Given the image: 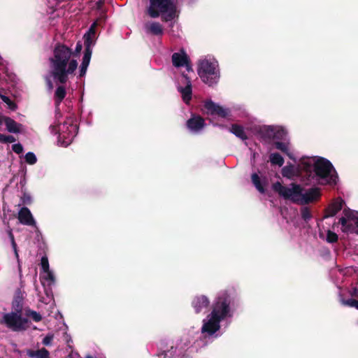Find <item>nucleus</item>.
<instances>
[{
    "label": "nucleus",
    "mask_w": 358,
    "mask_h": 358,
    "mask_svg": "<svg viewBox=\"0 0 358 358\" xmlns=\"http://www.w3.org/2000/svg\"><path fill=\"white\" fill-rule=\"evenodd\" d=\"M145 29L147 33L154 36H162L164 30L162 25L158 22H148L145 24Z\"/></svg>",
    "instance_id": "18"
},
{
    "label": "nucleus",
    "mask_w": 358,
    "mask_h": 358,
    "mask_svg": "<svg viewBox=\"0 0 358 358\" xmlns=\"http://www.w3.org/2000/svg\"><path fill=\"white\" fill-rule=\"evenodd\" d=\"M83 39L85 46L84 55L92 56V47L95 45L97 38L84 34Z\"/></svg>",
    "instance_id": "21"
},
{
    "label": "nucleus",
    "mask_w": 358,
    "mask_h": 358,
    "mask_svg": "<svg viewBox=\"0 0 358 358\" xmlns=\"http://www.w3.org/2000/svg\"><path fill=\"white\" fill-rule=\"evenodd\" d=\"M27 355L31 358H50V352L45 348L38 350H27Z\"/></svg>",
    "instance_id": "22"
},
{
    "label": "nucleus",
    "mask_w": 358,
    "mask_h": 358,
    "mask_svg": "<svg viewBox=\"0 0 358 358\" xmlns=\"http://www.w3.org/2000/svg\"><path fill=\"white\" fill-rule=\"evenodd\" d=\"M229 131L241 140L248 139V136L245 132L243 127L240 124H233L230 127Z\"/></svg>",
    "instance_id": "23"
},
{
    "label": "nucleus",
    "mask_w": 358,
    "mask_h": 358,
    "mask_svg": "<svg viewBox=\"0 0 358 358\" xmlns=\"http://www.w3.org/2000/svg\"><path fill=\"white\" fill-rule=\"evenodd\" d=\"M186 67V69L187 71H192L193 69L192 68V66H191V64H190V60L189 59V62H187V64H185V66Z\"/></svg>",
    "instance_id": "53"
},
{
    "label": "nucleus",
    "mask_w": 358,
    "mask_h": 358,
    "mask_svg": "<svg viewBox=\"0 0 358 358\" xmlns=\"http://www.w3.org/2000/svg\"><path fill=\"white\" fill-rule=\"evenodd\" d=\"M82 48H83V45L80 41H78L76 43L75 51H74V52H73L72 55L77 56L82 50Z\"/></svg>",
    "instance_id": "46"
},
{
    "label": "nucleus",
    "mask_w": 358,
    "mask_h": 358,
    "mask_svg": "<svg viewBox=\"0 0 358 358\" xmlns=\"http://www.w3.org/2000/svg\"><path fill=\"white\" fill-rule=\"evenodd\" d=\"M17 219L19 222L24 225L27 226H35L36 222L33 217V215L30 210L27 207H22L19 213Z\"/></svg>",
    "instance_id": "12"
},
{
    "label": "nucleus",
    "mask_w": 358,
    "mask_h": 358,
    "mask_svg": "<svg viewBox=\"0 0 358 358\" xmlns=\"http://www.w3.org/2000/svg\"><path fill=\"white\" fill-rule=\"evenodd\" d=\"M301 217L306 222L310 220L312 217L311 212L310 209L307 207H303L301 208Z\"/></svg>",
    "instance_id": "39"
},
{
    "label": "nucleus",
    "mask_w": 358,
    "mask_h": 358,
    "mask_svg": "<svg viewBox=\"0 0 358 358\" xmlns=\"http://www.w3.org/2000/svg\"><path fill=\"white\" fill-rule=\"evenodd\" d=\"M25 161L27 164L33 165L36 163L37 159L34 152H29L25 155Z\"/></svg>",
    "instance_id": "38"
},
{
    "label": "nucleus",
    "mask_w": 358,
    "mask_h": 358,
    "mask_svg": "<svg viewBox=\"0 0 358 358\" xmlns=\"http://www.w3.org/2000/svg\"><path fill=\"white\" fill-rule=\"evenodd\" d=\"M339 223L344 228L343 229L345 232H352L354 229V226L352 224H350L348 222L347 219L345 217H342L339 219Z\"/></svg>",
    "instance_id": "32"
},
{
    "label": "nucleus",
    "mask_w": 358,
    "mask_h": 358,
    "mask_svg": "<svg viewBox=\"0 0 358 358\" xmlns=\"http://www.w3.org/2000/svg\"><path fill=\"white\" fill-rule=\"evenodd\" d=\"M45 82L48 85V87L50 90H52L53 88V84L49 77H45Z\"/></svg>",
    "instance_id": "49"
},
{
    "label": "nucleus",
    "mask_w": 358,
    "mask_h": 358,
    "mask_svg": "<svg viewBox=\"0 0 358 358\" xmlns=\"http://www.w3.org/2000/svg\"><path fill=\"white\" fill-rule=\"evenodd\" d=\"M274 145L276 149L282 151L283 153L289 155V148L286 143L280 141H276L274 143Z\"/></svg>",
    "instance_id": "36"
},
{
    "label": "nucleus",
    "mask_w": 358,
    "mask_h": 358,
    "mask_svg": "<svg viewBox=\"0 0 358 358\" xmlns=\"http://www.w3.org/2000/svg\"><path fill=\"white\" fill-rule=\"evenodd\" d=\"M1 59V57L0 56V60Z\"/></svg>",
    "instance_id": "63"
},
{
    "label": "nucleus",
    "mask_w": 358,
    "mask_h": 358,
    "mask_svg": "<svg viewBox=\"0 0 358 358\" xmlns=\"http://www.w3.org/2000/svg\"><path fill=\"white\" fill-rule=\"evenodd\" d=\"M316 157H303L300 160L299 165L300 170L304 173V180L306 185H308L313 180L315 179L313 173L315 169V164Z\"/></svg>",
    "instance_id": "8"
},
{
    "label": "nucleus",
    "mask_w": 358,
    "mask_h": 358,
    "mask_svg": "<svg viewBox=\"0 0 358 358\" xmlns=\"http://www.w3.org/2000/svg\"><path fill=\"white\" fill-rule=\"evenodd\" d=\"M70 127H71V129H76V126H74L73 124H71Z\"/></svg>",
    "instance_id": "60"
},
{
    "label": "nucleus",
    "mask_w": 358,
    "mask_h": 358,
    "mask_svg": "<svg viewBox=\"0 0 358 358\" xmlns=\"http://www.w3.org/2000/svg\"><path fill=\"white\" fill-rule=\"evenodd\" d=\"M290 185L291 188L282 185L280 182H276L273 184L272 188L275 192L284 199L295 201L296 197L301 196L303 189L300 185L296 183H291Z\"/></svg>",
    "instance_id": "7"
},
{
    "label": "nucleus",
    "mask_w": 358,
    "mask_h": 358,
    "mask_svg": "<svg viewBox=\"0 0 358 358\" xmlns=\"http://www.w3.org/2000/svg\"><path fill=\"white\" fill-rule=\"evenodd\" d=\"M210 301L206 296H196L192 301V306L196 313H199L203 308L208 307Z\"/></svg>",
    "instance_id": "14"
},
{
    "label": "nucleus",
    "mask_w": 358,
    "mask_h": 358,
    "mask_svg": "<svg viewBox=\"0 0 358 358\" xmlns=\"http://www.w3.org/2000/svg\"><path fill=\"white\" fill-rule=\"evenodd\" d=\"M16 141L15 138L11 135H5L0 134V142L2 143H14Z\"/></svg>",
    "instance_id": "40"
},
{
    "label": "nucleus",
    "mask_w": 358,
    "mask_h": 358,
    "mask_svg": "<svg viewBox=\"0 0 358 358\" xmlns=\"http://www.w3.org/2000/svg\"><path fill=\"white\" fill-rule=\"evenodd\" d=\"M251 180L255 188L262 194L266 192L264 185L266 183V178H264L263 182L257 173H253L251 175Z\"/></svg>",
    "instance_id": "20"
},
{
    "label": "nucleus",
    "mask_w": 358,
    "mask_h": 358,
    "mask_svg": "<svg viewBox=\"0 0 358 358\" xmlns=\"http://www.w3.org/2000/svg\"><path fill=\"white\" fill-rule=\"evenodd\" d=\"M183 76L187 80V85L185 87H180L179 91L182 94L183 101L188 104L192 99V83L187 75H183Z\"/></svg>",
    "instance_id": "17"
},
{
    "label": "nucleus",
    "mask_w": 358,
    "mask_h": 358,
    "mask_svg": "<svg viewBox=\"0 0 358 358\" xmlns=\"http://www.w3.org/2000/svg\"><path fill=\"white\" fill-rule=\"evenodd\" d=\"M164 358L167 356V353L166 352H164Z\"/></svg>",
    "instance_id": "61"
},
{
    "label": "nucleus",
    "mask_w": 358,
    "mask_h": 358,
    "mask_svg": "<svg viewBox=\"0 0 358 358\" xmlns=\"http://www.w3.org/2000/svg\"><path fill=\"white\" fill-rule=\"evenodd\" d=\"M91 57L92 56H89V55H83V59H82V63H81V65L80 66V75H79V76L80 78L85 76L87 70V67H88V66L90 64V62Z\"/></svg>",
    "instance_id": "26"
},
{
    "label": "nucleus",
    "mask_w": 358,
    "mask_h": 358,
    "mask_svg": "<svg viewBox=\"0 0 358 358\" xmlns=\"http://www.w3.org/2000/svg\"><path fill=\"white\" fill-rule=\"evenodd\" d=\"M350 295L352 297L358 299V288L354 287L350 292Z\"/></svg>",
    "instance_id": "50"
},
{
    "label": "nucleus",
    "mask_w": 358,
    "mask_h": 358,
    "mask_svg": "<svg viewBox=\"0 0 358 358\" xmlns=\"http://www.w3.org/2000/svg\"><path fill=\"white\" fill-rule=\"evenodd\" d=\"M186 126L189 130L197 132L204 127L205 120L200 115H192V117L187 121Z\"/></svg>",
    "instance_id": "13"
},
{
    "label": "nucleus",
    "mask_w": 358,
    "mask_h": 358,
    "mask_svg": "<svg viewBox=\"0 0 358 358\" xmlns=\"http://www.w3.org/2000/svg\"><path fill=\"white\" fill-rule=\"evenodd\" d=\"M12 308L13 313H17L22 315L23 303L22 299L20 297L15 298L12 302Z\"/></svg>",
    "instance_id": "28"
},
{
    "label": "nucleus",
    "mask_w": 358,
    "mask_h": 358,
    "mask_svg": "<svg viewBox=\"0 0 358 358\" xmlns=\"http://www.w3.org/2000/svg\"><path fill=\"white\" fill-rule=\"evenodd\" d=\"M41 268L43 271V272L48 271V270L50 269L49 262H48V259L47 256L45 255V256L42 257L41 260Z\"/></svg>",
    "instance_id": "41"
},
{
    "label": "nucleus",
    "mask_w": 358,
    "mask_h": 358,
    "mask_svg": "<svg viewBox=\"0 0 358 358\" xmlns=\"http://www.w3.org/2000/svg\"><path fill=\"white\" fill-rule=\"evenodd\" d=\"M343 213L345 217L349 219H353V213L350 209L345 208L343 210Z\"/></svg>",
    "instance_id": "48"
},
{
    "label": "nucleus",
    "mask_w": 358,
    "mask_h": 358,
    "mask_svg": "<svg viewBox=\"0 0 358 358\" xmlns=\"http://www.w3.org/2000/svg\"><path fill=\"white\" fill-rule=\"evenodd\" d=\"M355 224H356V226L358 227V217L356 219Z\"/></svg>",
    "instance_id": "58"
},
{
    "label": "nucleus",
    "mask_w": 358,
    "mask_h": 358,
    "mask_svg": "<svg viewBox=\"0 0 358 358\" xmlns=\"http://www.w3.org/2000/svg\"><path fill=\"white\" fill-rule=\"evenodd\" d=\"M8 236H9L11 243L13 242V241H15L14 235L13 234V233L11 231H10L8 233Z\"/></svg>",
    "instance_id": "56"
},
{
    "label": "nucleus",
    "mask_w": 358,
    "mask_h": 358,
    "mask_svg": "<svg viewBox=\"0 0 358 358\" xmlns=\"http://www.w3.org/2000/svg\"><path fill=\"white\" fill-rule=\"evenodd\" d=\"M320 189L318 187H312L308 189L304 194L301 193V196H302L303 203L306 204L317 200L320 197Z\"/></svg>",
    "instance_id": "16"
},
{
    "label": "nucleus",
    "mask_w": 358,
    "mask_h": 358,
    "mask_svg": "<svg viewBox=\"0 0 358 358\" xmlns=\"http://www.w3.org/2000/svg\"><path fill=\"white\" fill-rule=\"evenodd\" d=\"M357 301V300H356L355 299H347V300H344L343 301V303L344 305H345V306L355 308Z\"/></svg>",
    "instance_id": "43"
},
{
    "label": "nucleus",
    "mask_w": 358,
    "mask_h": 358,
    "mask_svg": "<svg viewBox=\"0 0 358 358\" xmlns=\"http://www.w3.org/2000/svg\"><path fill=\"white\" fill-rule=\"evenodd\" d=\"M177 7L174 0H149L146 13L152 18L161 15L162 21L167 22L176 17Z\"/></svg>",
    "instance_id": "1"
},
{
    "label": "nucleus",
    "mask_w": 358,
    "mask_h": 358,
    "mask_svg": "<svg viewBox=\"0 0 358 358\" xmlns=\"http://www.w3.org/2000/svg\"><path fill=\"white\" fill-rule=\"evenodd\" d=\"M355 308L358 310V300L357 301Z\"/></svg>",
    "instance_id": "59"
},
{
    "label": "nucleus",
    "mask_w": 358,
    "mask_h": 358,
    "mask_svg": "<svg viewBox=\"0 0 358 358\" xmlns=\"http://www.w3.org/2000/svg\"><path fill=\"white\" fill-rule=\"evenodd\" d=\"M3 117L4 116H0V125L2 124V122H3Z\"/></svg>",
    "instance_id": "57"
},
{
    "label": "nucleus",
    "mask_w": 358,
    "mask_h": 358,
    "mask_svg": "<svg viewBox=\"0 0 358 358\" xmlns=\"http://www.w3.org/2000/svg\"><path fill=\"white\" fill-rule=\"evenodd\" d=\"M14 253H15V258H16L17 264H18V271H19L20 274H21V273H22V266H21V262H20L19 254H18V250H14Z\"/></svg>",
    "instance_id": "47"
},
{
    "label": "nucleus",
    "mask_w": 358,
    "mask_h": 358,
    "mask_svg": "<svg viewBox=\"0 0 358 358\" xmlns=\"http://www.w3.org/2000/svg\"><path fill=\"white\" fill-rule=\"evenodd\" d=\"M62 138L61 134L59 135V141H60V138Z\"/></svg>",
    "instance_id": "62"
},
{
    "label": "nucleus",
    "mask_w": 358,
    "mask_h": 358,
    "mask_svg": "<svg viewBox=\"0 0 358 358\" xmlns=\"http://www.w3.org/2000/svg\"><path fill=\"white\" fill-rule=\"evenodd\" d=\"M25 315L27 318L31 317L36 322H38L42 320V316L41 314L30 309L29 308L25 309Z\"/></svg>",
    "instance_id": "29"
},
{
    "label": "nucleus",
    "mask_w": 358,
    "mask_h": 358,
    "mask_svg": "<svg viewBox=\"0 0 358 358\" xmlns=\"http://www.w3.org/2000/svg\"><path fill=\"white\" fill-rule=\"evenodd\" d=\"M210 318L207 322H203V324L201 327L202 333H207L209 336L214 334L220 328V319L214 317L211 314L209 315Z\"/></svg>",
    "instance_id": "10"
},
{
    "label": "nucleus",
    "mask_w": 358,
    "mask_h": 358,
    "mask_svg": "<svg viewBox=\"0 0 358 358\" xmlns=\"http://www.w3.org/2000/svg\"><path fill=\"white\" fill-rule=\"evenodd\" d=\"M3 122L8 132L17 134L21 131V127L22 125L16 122L10 117H3Z\"/></svg>",
    "instance_id": "19"
},
{
    "label": "nucleus",
    "mask_w": 358,
    "mask_h": 358,
    "mask_svg": "<svg viewBox=\"0 0 358 358\" xmlns=\"http://www.w3.org/2000/svg\"><path fill=\"white\" fill-rule=\"evenodd\" d=\"M275 130V128L269 126V127H264L262 129V132L264 137L270 138V139H273V136H275V134H274Z\"/></svg>",
    "instance_id": "33"
},
{
    "label": "nucleus",
    "mask_w": 358,
    "mask_h": 358,
    "mask_svg": "<svg viewBox=\"0 0 358 358\" xmlns=\"http://www.w3.org/2000/svg\"><path fill=\"white\" fill-rule=\"evenodd\" d=\"M344 204L345 201L342 198L338 197L334 199L325 209V215L324 216V218L334 216L342 209Z\"/></svg>",
    "instance_id": "11"
},
{
    "label": "nucleus",
    "mask_w": 358,
    "mask_h": 358,
    "mask_svg": "<svg viewBox=\"0 0 358 358\" xmlns=\"http://www.w3.org/2000/svg\"><path fill=\"white\" fill-rule=\"evenodd\" d=\"M78 67V62L76 59H69L68 64H66L63 72H55L52 76L53 78L57 80L59 83L64 85L68 81L69 75L73 74Z\"/></svg>",
    "instance_id": "9"
},
{
    "label": "nucleus",
    "mask_w": 358,
    "mask_h": 358,
    "mask_svg": "<svg viewBox=\"0 0 358 358\" xmlns=\"http://www.w3.org/2000/svg\"><path fill=\"white\" fill-rule=\"evenodd\" d=\"M73 55L71 48L64 44L57 43L53 50V56L49 59L50 64V75L52 76L55 72H63L66 64Z\"/></svg>",
    "instance_id": "3"
},
{
    "label": "nucleus",
    "mask_w": 358,
    "mask_h": 358,
    "mask_svg": "<svg viewBox=\"0 0 358 358\" xmlns=\"http://www.w3.org/2000/svg\"><path fill=\"white\" fill-rule=\"evenodd\" d=\"M189 57L183 49L172 55V63L176 67L184 66L189 62Z\"/></svg>",
    "instance_id": "15"
},
{
    "label": "nucleus",
    "mask_w": 358,
    "mask_h": 358,
    "mask_svg": "<svg viewBox=\"0 0 358 358\" xmlns=\"http://www.w3.org/2000/svg\"><path fill=\"white\" fill-rule=\"evenodd\" d=\"M71 139H69L68 141H64L63 143H62V145L65 147H66L67 145H69V143H71Z\"/></svg>",
    "instance_id": "55"
},
{
    "label": "nucleus",
    "mask_w": 358,
    "mask_h": 358,
    "mask_svg": "<svg viewBox=\"0 0 358 358\" xmlns=\"http://www.w3.org/2000/svg\"><path fill=\"white\" fill-rule=\"evenodd\" d=\"M101 19H97L94 21L89 28L88 31L85 34L87 36H92L94 38H97L96 36V27L100 24L99 22Z\"/></svg>",
    "instance_id": "31"
},
{
    "label": "nucleus",
    "mask_w": 358,
    "mask_h": 358,
    "mask_svg": "<svg viewBox=\"0 0 358 358\" xmlns=\"http://www.w3.org/2000/svg\"><path fill=\"white\" fill-rule=\"evenodd\" d=\"M229 112L230 111L229 109L224 108L222 106L218 105L214 115H217L218 117L224 118L229 115Z\"/></svg>",
    "instance_id": "35"
},
{
    "label": "nucleus",
    "mask_w": 358,
    "mask_h": 358,
    "mask_svg": "<svg viewBox=\"0 0 358 358\" xmlns=\"http://www.w3.org/2000/svg\"><path fill=\"white\" fill-rule=\"evenodd\" d=\"M197 72L201 80L209 86L217 83L220 78L217 64L208 59L199 62Z\"/></svg>",
    "instance_id": "4"
},
{
    "label": "nucleus",
    "mask_w": 358,
    "mask_h": 358,
    "mask_svg": "<svg viewBox=\"0 0 358 358\" xmlns=\"http://www.w3.org/2000/svg\"><path fill=\"white\" fill-rule=\"evenodd\" d=\"M296 169L292 164L287 165L282 169V176L289 179L295 176L296 175Z\"/></svg>",
    "instance_id": "25"
},
{
    "label": "nucleus",
    "mask_w": 358,
    "mask_h": 358,
    "mask_svg": "<svg viewBox=\"0 0 358 358\" xmlns=\"http://www.w3.org/2000/svg\"><path fill=\"white\" fill-rule=\"evenodd\" d=\"M11 245H12L13 251L17 250V244L15 243V241H13V242L11 243Z\"/></svg>",
    "instance_id": "54"
},
{
    "label": "nucleus",
    "mask_w": 358,
    "mask_h": 358,
    "mask_svg": "<svg viewBox=\"0 0 358 358\" xmlns=\"http://www.w3.org/2000/svg\"><path fill=\"white\" fill-rule=\"evenodd\" d=\"M12 149L17 154H20L23 152V147L20 143L13 145Z\"/></svg>",
    "instance_id": "45"
},
{
    "label": "nucleus",
    "mask_w": 358,
    "mask_h": 358,
    "mask_svg": "<svg viewBox=\"0 0 358 358\" xmlns=\"http://www.w3.org/2000/svg\"><path fill=\"white\" fill-rule=\"evenodd\" d=\"M313 173L315 179L324 180L325 184L335 185L337 183L338 174L336 170L330 161L324 157L317 158Z\"/></svg>",
    "instance_id": "2"
},
{
    "label": "nucleus",
    "mask_w": 358,
    "mask_h": 358,
    "mask_svg": "<svg viewBox=\"0 0 358 358\" xmlns=\"http://www.w3.org/2000/svg\"><path fill=\"white\" fill-rule=\"evenodd\" d=\"M29 320L22 317V314L10 312L5 313L0 319V324H4L13 331H23L29 328Z\"/></svg>",
    "instance_id": "5"
},
{
    "label": "nucleus",
    "mask_w": 358,
    "mask_h": 358,
    "mask_svg": "<svg viewBox=\"0 0 358 358\" xmlns=\"http://www.w3.org/2000/svg\"><path fill=\"white\" fill-rule=\"evenodd\" d=\"M269 159L272 164L282 166L284 164L283 157L278 152L271 154Z\"/></svg>",
    "instance_id": "30"
},
{
    "label": "nucleus",
    "mask_w": 358,
    "mask_h": 358,
    "mask_svg": "<svg viewBox=\"0 0 358 358\" xmlns=\"http://www.w3.org/2000/svg\"><path fill=\"white\" fill-rule=\"evenodd\" d=\"M50 129H51V132L52 134H57L59 131V127L57 125H51L50 127Z\"/></svg>",
    "instance_id": "52"
},
{
    "label": "nucleus",
    "mask_w": 358,
    "mask_h": 358,
    "mask_svg": "<svg viewBox=\"0 0 358 358\" xmlns=\"http://www.w3.org/2000/svg\"><path fill=\"white\" fill-rule=\"evenodd\" d=\"M0 97L1 100L8 105V108L10 110H15L17 109V104L14 101H13L8 96L5 95H1Z\"/></svg>",
    "instance_id": "34"
},
{
    "label": "nucleus",
    "mask_w": 358,
    "mask_h": 358,
    "mask_svg": "<svg viewBox=\"0 0 358 358\" xmlns=\"http://www.w3.org/2000/svg\"><path fill=\"white\" fill-rule=\"evenodd\" d=\"M338 240V235L331 231V230H328L327 233V241L330 243H336Z\"/></svg>",
    "instance_id": "37"
},
{
    "label": "nucleus",
    "mask_w": 358,
    "mask_h": 358,
    "mask_svg": "<svg viewBox=\"0 0 358 358\" xmlns=\"http://www.w3.org/2000/svg\"><path fill=\"white\" fill-rule=\"evenodd\" d=\"M274 134L275 136H273V139H282L283 136L285 135V131L283 129H275Z\"/></svg>",
    "instance_id": "44"
},
{
    "label": "nucleus",
    "mask_w": 358,
    "mask_h": 358,
    "mask_svg": "<svg viewBox=\"0 0 358 358\" xmlns=\"http://www.w3.org/2000/svg\"><path fill=\"white\" fill-rule=\"evenodd\" d=\"M231 299L227 293L220 295L213 305L211 315L221 320L229 315Z\"/></svg>",
    "instance_id": "6"
},
{
    "label": "nucleus",
    "mask_w": 358,
    "mask_h": 358,
    "mask_svg": "<svg viewBox=\"0 0 358 358\" xmlns=\"http://www.w3.org/2000/svg\"><path fill=\"white\" fill-rule=\"evenodd\" d=\"M45 273H47V277L45 278L46 280H52L53 281L55 280L54 275L52 273L48 270V271H45Z\"/></svg>",
    "instance_id": "51"
},
{
    "label": "nucleus",
    "mask_w": 358,
    "mask_h": 358,
    "mask_svg": "<svg viewBox=\"0 0 358 358\" xmlns=\"http://www.w3.org/2000/svg\"><path fill=\"white\" fill-rule=\"evenodd\" d=\"M218 104L213 102L212 100H208L204 102L203 108L208 115H214Z\"/></svg>",
    "instance_id": "27"
},
{
    "label": "nucleus",
    "mask_w": 358,
    "mask_h": 358,
    "mask_svg": "<svg viewBox=\"0 0 358 358\" xmlns=\"http://www.w3.org/2000/svg\"><path fill=\"white\" fill-rule=\"evenodd\" d=\"M66 95L65 87L60 85L55 90L54 99L56 106H59Z\"/></svg>",
    "instance_id": "24"
},
{
    "label": "nucleus",
    "mask_w": 358,
    "mask_h": 358,
    "mask_svg": "<svg viewBox=\"0 0 358 358\" xmlns=\"http://www.w3.org/2000/svg\"><path fill=\"white\" fill-rule=\"evenodd\" d=\"M53 338H54L53 334H48V335H47V336H45L44 337V338L43 339V341H42V343H43L44 345L48 346V345H51L52 341V340H53Z\"/></svg>",
    "instance_id": "42"
}]
</instances>
